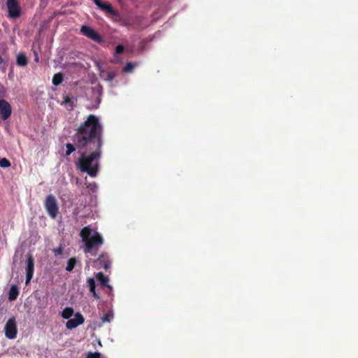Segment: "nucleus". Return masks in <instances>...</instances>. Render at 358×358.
Listing matches in <instances>:
<instances>
[{
	"mask_svg": "<svg viewBox=\"0 0 358 358\" xmlns=\"http://www.w3.org/2000/svg\"><path fill=\"white\" fill-rule=\"evenodd\" d=\"M87 283H88V286L90 288V292L92 294L93 297L96 299H99V295L96 294V292L95 291L96 283H95L94 278H89L87 279Z\"/></svg>",
	"mask_w": 358,
	"mask_h": 358,
	"instance_id": "15",
	"label": "nucleus"
},
{
	"mask_svg": "<svg viewBox=\"0 0 358 358\" xmlns=\"http://www.w3.org/2000/svg\"><path fill=\"white\" fill-rule=\"evenodd\" d=\"M85 124V121L81 123L78 127L76 129V133L75 134L73 135V144L72 143H68L66 144V153H65V155L66 156H69L71 153H73L76 149H77V145L76 144V136H77L78 133V131L80 129V128Z\"/></svg>",
	"mask_w": 358,
	"mask_h": 358,
	"instance_id": "10",
	"label": "nucleus"
},
{
	"mask_svg": "<svg viewBox=\"0 0 358 358\" xmlns=\"http://www.w3.org/2000/svg\"><path fill=\"white\" fill-rule=\"evenodd\" d=\"M5 336L9 339H14L17 336V329L15 318L12 317L7 321L4 327Z\"/></svg>",
	"mask_w": 358,
	"mask_h": 358,
	"instance_id": "4",
	"label": "nucleus"
},
{
	"mask_svg": "<svg viewBox=\"0 0 358 358\" xmlns=\"http://www.w3.org/2000/svg\"><path fill=\"white\" fill-rule=\"evenodd\" d=\"M93 1L102 10H104V8L108 4V3H104L101 0H93Z\"/></svg>",
	"mask_w": 358,
	"mask_h": 358,
	"instance_id": "23",
	"label": "nucleus"
},
{
	"mask_svg": "<svg viewBox=\"0 0 358 358\" xmlns=\"http://www.w3.org/2000/svg\"><path fill=\"white\" fill-rule=\"evenodd\" d=\"M85 322L84 317L80 313H76L74 315V317L73 319H69L66 323V327L68 329H73L78 326L83 324Z\"/></svg>",
	"mask_w": 358,
	"mask_h": 358,
	"instance_id": "9",
	"label": "nucleus"
},
{
	"mask_svg": "<svg viewBox=\"0 0 358 358\" xmlns=\"http://www.w3.org/2000/svg\"><path fill=\"white\" fill-rule=\"evenodd\" d=\"M17 64L20 66H25L28 64L27 56L24 53H19L17 55Z\"/></svg>",
	"mask_w": 358,
	"mask_h": 358,
	"instance_id": "16",
	"label": "nucleus"
},
{
	"mask_svg": "<svg viewBox=\"0 0 358 358\" xmlns=\"http://www.w3.org/2000/svg\"><path fill=\"white\" fill-rule=\"evenodd\" d=\"M96 263L99 264L101 267L106 270L110 267V261L106 254H101L96 261Z\"/></svg>",
	"mask_w": 358,
	"mask_h": 358,
	"instance_id": "11",
	"label": "nucleus"
},
{
	"mask_svg": "<svg viewBox=\"0 0 358 358\" xmlns=\"http://www.w3.org/2000/svg\"><path fill=\"white\" fill-rule=\"evenodd\" d=\"M44 206L49 216L52 219L56 218L59 212V207L54 195L48 194L45 197Z\"/></svg>",
	"mask_w": 358,
	"mask_h": 358,
	"instance_id": "3",
	"label": "nucleus"
},
{
	"mask_svg": "<svg viewBox=\"0 0 358 358\" xmlns=\"http://www.w3.org/2000/svg\"><path fill=\"white\" fill-rule=\"evenodd\" d=\"M11 164L10 161L6 158L0 159V166L2 168H8L10 166Z\"/></svg>",
	"mask_w": 358,
	"mask_h": 358,
	"instance_id": "22",
	"label": "nucleus"
},
{
	"mask_svg": "<svg viewBox=\"0 0 358 358\" xmlns=\"http://www.w3.org/2000/svg\"><path fill=\"white\" fill-rule=\"evenodd\" d=\"M92 230L90 227H85L80 232V236L84 243L83 251L85 254L96 255L99 247L103 243L102 236L98 233L94 232L91 235Z\"/></svg>",
	"mask_w": 358,
	"mask_h": 358,
	"instance_id": "2",
	"label": "nucleus"
},
{
	"mask_svg": "<svg viewBox=\"0 0 358 358\" xmlns=\"http://www.w3.org/2000/svg\"><path fill=\"white\" fill-rule=\"evenodd\" d=\"M62 105H64L69 110H72L74 107L73 98L69 96H64L63 101L61 103Z\"/></svg>",
	"mask_w": 358,
	"mask_h": 358,
	"instance_id": "13",
	"label": "nucleus"
},
{
	"mask_svg": "<svg viewBox=\"0 0 358 358\" xmlns=\"http://www.w3.org/2000/svg\"><path fill=\"white\" fill-rule=\"evenodd\" d=\"M76 259L73 257H71L70 258L68 261H67V265H66V270L67 271H73V269L74 268L76 264Z\"/></svg>",
	"mask_w": 358,
	"mask_h": 358,
	"instance_id": "19",
	"label": "nucleus"
},
{
	"mask_svg": "<svg viewBox=\"0 0 358 358\" xmlns=\"http://www.w3.org/2000/svg\"><path fill=\"white\" fill-rule=\"evenodd\" d=\"M8 16L10 18H18L21 15V8L17 0H7Z\"/></svg>",
	"mask_w": 358,
	"mask_h": 358,
	"instance_id": "5",
	"label": "nucleus"
},
{
	"mask_svg": "<svg viewBox=\"0 0 358 358\" xmlns=\"http://www.w3.org/2000/svg\"><path fill=\"white\" fill-rule=\"evenodd\" d=\"M113 314L112 312L109 311L106 313H105L102 317H101V321L103 322V323H106V322H110L111 321V320L113 319Z\"/></svg>",
	"mask_w": 358,
	"mask_h": 358,
	"instance_id": "21",
	"label": "nucleus"
},
{
	"mask_svg": "<svg viewBox=\"0 0 358 358\" xmlns=\"http://www.w3.org/2000/svg\"><path fill=\"white\" fill-rule=\"evenodd\" d=\"M3 63V59L2 58V57L0 55V64H2Z\"/></svg>",
	"mask_w": 358,
	"mask_h": 358,
	"instance_id": "30",
	"label": "nucleus"
},
{
	"mask_svg": "<svg viewBox=\"0 0 358 358\" xmlns=\"http://www.w3.org/2000/svg\"><path fill=\"white\" fill-rule=\"evenodd\" d=\"M103 11L106 13L110 14L113 16L117 15V12L113 8L110 3H108V4L104 8Z\"/></svg>",
	"mask_w": 358,
	"mask_h": 358,
	"instance_id": "20",
	"label": "nucleus"
},
{
	"mask_svg": "<svg viewBox=\"0 0 358 358\" xmlns=\"http://www.w3.org/2000/svg\"><path fill=\"white\" fill-rule=\"evenodd\" d=\"M115 76V74L113 72H109L107 75L108 80H112Z\"/></svg>",
	"mask_w": 358,
	"mask_h": 358,
	"instance_id": "29",
	"label": "nucleus"
},
{
	"mask_svg": "<svg viewBox=\"0 0 358 358\" xmlns=\"http://www.w3.org/2000/svg\"><path fill=\"white\" fill-rule=\"evenodd\" d=\"M34 271V259L31 254L27 255L26 266V284L29 283Z\"/></svg>",
	"mask_w": 358,
	"mask_h": 358,
	"instance_id": "8",
	"label": "nucleus"
},
{
	"mask_svg": "<svg viewBox=\"0 0 358 358\" xmlns=\"http://www.w3.org/2000/svg\"><path fill=\"white\" fill-rule=\"evenodd\" d=\"M133 69H134V64L131 62H128L123 68V71L127 72V73L131 72L133 70Z\"/></svg>",
	"mask_w": 358,
	"mask_h": 358,
	"instance_id": "24",
	"label": "nucleus"
},
{
	"mask_svg": "<svg viewBox=\"0 0 358 358\" xmlns=\"http://www.w3.org/2000/svg\"><path fill=\"white\" fill-rule=\"evenodd\" d=\"M103 132V128L98 117L91 114L87 116L76 136V144L80 155L76 162V168L92 178L96 177L100 170Z\"/></svg>",
	"mask_w": 358,
	"mask_h": 358,
	"instance_id": "1",
	"label": "nucleus"
},
{
	"mask_svg": "<svg viewBox=\"0 0 358 358\" xmlns=\"http://www.w3.org/2000/svg\"><path fill=\"white\" fill-rule=\"evenodd\" d=\"M1 89H2V94H1L0 96H3V93H4L3 87H2Z\"/></svg>",
	"mask_w": 358,
	"mask_h": 358,
	"instance_id": "31",
	"label": "nucleus"
},
{
	"mask_svg": "<svg viewBox=\"0 0 358 358\" xmlns=\"http://www.w3.org/2000/svg\"><path fill=\"white\" fill-rule=\"evenodd\" d=\"M19 294V288L17 285H13L8 292V299L10 301H15Z\"/></svg>",
	"mask_w": 358,
	"mask_h": 358,
	"instance_id": "14",
	"label": "nucleus"
},
{
	"mask_svg": "<svg viewBox=\"0 0 358 358\" xmlns=\"http://www.w3.org/2000/svg\"><path fill=\"white\" fill-rule=\"evenodd\" d=\"M124 48L122 45H118L115 48L116 54H121L123 52Z\"/></svg>",
	"mask_w": 358,
	"mask_h": 358,
	"instance_id": "27",
	"label": "nucleus"
},
{
	"mask_svg": "<svg viewBox=\"0 0 358 358\" xmlns=\"http://www.w3.org/2000/svg\"><path fill=\"white\" fill-rule=\"evenodd\" d=\"M62 251H63V249L61 247L54 250L55 254L56 255H61L62 253Z\"/></svg>",
	"mask_w": 358,
	"mask_h": 358,
	"instance_id": "28",
	"label": "nucleus"
},
{
	"mask_svg": "<svg viewBox=\"0 0 358 358\" xmlns=\"http://www.w3.org/2000/svg\"><path fill=\"white\" fill-rule=\"evenodd\" d=\"M73 309L71 307L65 308L62 312V317L64 319H70V317L73 315Z\"/></svg>",
	"mask_w": 358,
	"mask_h": 358,
	"instance_id": "18",
	"label": "nucleus"
},
{
	"mask_svg": "<svg viewBox=\"0 0 358 358\" xmlns=\"http://www.w3.org/2000/svg\"><path fill=\"white\" fill-rule=\"evenodd\" d=\"M80 32L83 36L95 42L101 43L102 41V38L100 34H99L94 29L89 26L83 25L80 28Z\"/></svg>",
	"mask_w": 358,
	"mask_h": 358,
	"instance_id": "6",
	"label": "nucleus"
},
{
	"mask_svg": "<svg viewBox=\"0 0 358 358\" xmlns=\"http://www.w3.org/2000/svg\"><path fill=\"white\" fill-rule=\"evenodd\" d=\"M12 113L10 104L5 99H0V116L2 120H6Z\"/></svg>",
	"mask_w": 358,
	"mask_h": 358,
	"instance_id": "7",
	"label": "nucleus"
},
{
	"mask_svg": "<svg viewBox=\"0 0 358 358\" xmlns=\"http://www.w3.org/2000/svg\"><path fill=\"white\" fill-rule=\"evenodd\" d=\"M86 358H101V354L99 352H88Z\"/></svg>",
	"mask_w": 358,
	"mask_h": 358,
	"instance_id": "25",
	"label": "nucleus"
},
{
	"mask_svg": "<svg viewBox=\"0 0 358 358\" xmlns=\"http://www.w3.org/2000/svg\"><path fill=\"white\" fill-rule=\"evenodd\" d=\"M87 187L90 191L94 192H96V190L97 189V185L95 182H92V183H89L87 185Z\"/></svg>",
	"mask_w": 358,
	"mask_h": 358,
	"instance_id": "26",
	"label": "nucleus"
},
{
	"mask_svg": "<svg viewBox=\"0 0 358 358\" xmlns=\"http://www.w3.org/2000/svg\"><path fill=\"white\" fill-rule=\"evenodd\" d=\"M64 80V75L62 73H55L52 78V84L55 86L59 85Z\"/></svg>",
	"mask_w": 358,
	"mask_h": 358,
	"instance_id": "17",
	"label": "nucleus"
},
{
	"mask_svg": "<svg viewBox=\"0 0 358 358\" xmlns=\"http://www.w3.org/2000/svg\"><path fill=\"white\" fill-rule=\"evenodd\" d=\"M96 280L100 282L103 287H107L109 289H112V287L108 285V278L102 272H99L96 275Z\"/></svg>",
	"mask_w": 358,
	"mask_h": 358,
	"instance_id": "12",
	"label": "nucleus"
}]
</instances>
